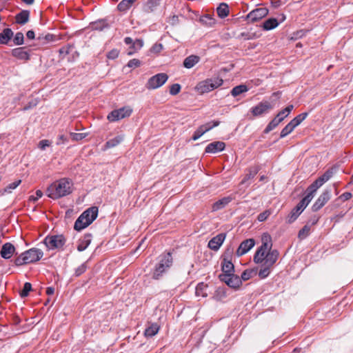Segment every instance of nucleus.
I'll list each match as a JSON object with an SVG mask.
<instances>
[{
	"label": "nucleus",
	"mask_w": 353,
	"mask_h": 353,
	"mask_svg": "<svg viewBox=\"0 0 353 353\" xmlns=\"http://www.w3.org/2000/svg\"><path fill=\"white\" fill-rule=\"evenodd\" d=\"M72 182L67 178H62L53 182L46 190L48 197L57 199L72 193Z\"/></svg>",
	"instance_id": "obj_1"
},
{
	"label": "nucleus",
	"mask_w": 353,
	"mask_h": 353,
	"mask_svg": "<svg viewBox=\"0 0 353 353\" xmlns=\"http://www.w3.org/2000/svg\"><path fill=\"white\" fill-rule=\"evenodd\" d=\"M99 209L92 206L85 210L76 220L74 225L75 230L81 231L90 225L97 217Z\"/></svg>",
	"instance_id": "obj_2"
},
{
	"label": "nucleus",
	"mask_w": 353,
	"mask_h": 353,
	"mask_svg": "<svg viewBox=\"0 0 353 353\" xmlns=\"http://www.w3.org/2000/svg\"><path fill=\"white\" fill-rule=\"evenodd\" d=\"M173 263V259L170 252H166L159 256V262L156 264L153 272L152 278L155 280L160 279L164 273H165Z\"/></svg>",
	"instance_id": "obj_3"
},
{
	"label": "nucleus",
	"mask_w": 353,
	"mask_h": 353,
	"mask_svg": "<svg viewBox=\"0 0 353 353\" xmlns=\"http://www.w3.org/2000/svg\"><path fill=\"white\" fill-rule=\"evenodd\" d=\"M43 255V252L38 248H31L17 257L14 260V264L17 266L35 263L39 261Z\"/></svg>",
	"instance_id": "obj_4"
},
{
	"label": "nucleus",
	"mask_w": 353,
	"mask_h": 353,
	"mask_svg": "<svg viewBox=\"0 0 353 353\" xmlns=\"http://www.w3.org/2000/svg\"><path fill=\"white\" fill-rule=\"evenodd\" d=\"M272 243L271 242V237L270 235H265L262 239V244L257 249L254 256V262L256 263H263L266 258V254L268 251L272 248Z\"/></svg>",
	"instance_id": "obj_5"
},
{
	"label": "nucleus",
	"mask_w": 353,
	"mask_h": 353,
	"mask_svg": "<svg viewBox=\"0 0 353 353\" xmlns=\"http://www.w3.org/2000/svg\"><path fill=\"white\" fill-rule=\"evenodd\" d=\"M223 83V79L219 77L207 79L199 82L195 89L200 94H204L219 88Z\"/></svg>",
	"instance_id": "obj_6"
},
{
	"label": "nucleus",
	"mask_w": 353,
	"mask_h": 353,
	"mask_svg": "<svg viewBox=\"0 0 353 353\" xmlns=\"http://www.w3.org/2000/svg\"><path fill=\"white\" fill-rule=\"evenodd\" d=\"M43 243L49 250L60 249L64 245L65 239L63 235L47 236Z\"/></svg>",
	"instance_id": "obj_7"
},
{
	"label": "nucleus",
	"mask_w": 353,
	"mask_h": 353,
	"mask_svg": "<svg viewBox=\"0 0 353 353\" xmlns=\"http://www.w3.org/2000/svg\"><path fill=\"white\" fill-rule=\"evenodd\" d=\"M168 76L165 73H159L150 77L145 84L148 90H154L162 86L168 80Z\"/></svg>",
	"instance_id": "obj_8"
},
{
	"label": "nucleus",
	"mask_w": 353,
	"mask_h": 353,
	"mask_svg": "<svg viewBox=\"0 0 353 353\" xmlns=\"http://www.w3.org/2000/svg\"><path fill=\"white\" fill-rule=\"evenodd\" d=\"M132 112V110L130 108L123 107L119 109L112 110L108 114L107 119L110 122H114L130 117Z\"/></svg>",
	"instance_id": "obj_9"
},
{
	"label": "nucleus",
	"mask_w": 353,
	"mask_h": 353,
	"mask_svg": "<svg viewBox=\"0 0 353 353\" xmlns=\"http://www.w3.org/2000/svg\"><path fill=\"white\" fill-rule=\"evenodd\" d=\"M219 279L221 281L224 282L229 287L237 289L239 288L241 284L242 281L239 276L237 275L233 274H220Z\"/></svg>",
	"instance_id": "obj_10"
},
{
	"label": "nucleus",
	"mask_w": 353,
	"mask_h": 353,
	"mask_svg": "<svg viewBox=\"0 0 353 353\" xmlns=\"http://www.w3.org/2000/svg\"><path fill=\"white\" fill-rule=\"evenodd\" d=\"M220 122L219 121H212L200 125L194 132L192 139L193 141L199 139L205 132L210 131L213 128L218 126Z\"/></svg>",
	"instance_id": "obj_11"
},
{
	"label": "nucleus",
	"mask_w": 353,
	"mask_h": 353,
	"mask_svg": "<svg viewBox=\"0 0 353 353\" xmlns=\"http://www.w3.org/2000/svg\"><path fill=\"white\" fill-rule=\"evenodd\" d=\"M331 190H325L323 193L318 197L315 203L313 204L312 209L314 212L319 211L322 208L330 199Z\"/></svg>",
	"instance_id": "obj_12"
},
{
	"label": "nucleus",
	"mask_w": 353,
	"mask_h": 353,
	"mask_svg": "<svg viewBox=\"0 0 353 353\" xmlns=\"http://www.w3.org/2000/svg\"><path fill=\"white\" fill-rule=\"evenodd\" d=\"M268 12V9L265 7L258 8L251 11L247 15L246 19L251 22H255L267 16Z\"/></svg>",
	"instance_id": "obj_13"
},
{
	"label": "nucleus",
	"mask_w": 353,
	"mask_h": 353,
	"mask_svg": "<svg viewBox=\"0 0 353 353\" xmlns=\"http://www.w3.org/2000/svg\"><path fill=\"white\" fill-rule=\"evenodd\" d=\"M272 106L268 101L260 102L257 105L251 108V112L254 117H259L271 110Z\"/></svg>",
	"instance_id": "obj_14"
},
{
	"label": "nucleus",
	"mask_w": 353,
	"mask_h": 353,
	"mask_svg": "<svg viewBox=\"0 0 353 353\" xmlns=\"http://www.w3.org/2000/svg\"><path fill=\"white\" fill-rule=\"evenodd\" d=\"M254 244L255 241L253 239H248L243 241L236 250V255L239 256L244 255L254 246Z\"/></svg>",
	"instance_id": "obj_15"
},
{
	"label": "nucleus",
	"mask_w": 353,
	"mask_h": 353,
	"mask_svg": "<svg viewBox=\"0 0 353 353\" xmlns=\"http://www.w3.org/2000/svg\"><path fill=\"white\" fill-rule=\"evenodd\" d=\"M16 249L11 243H6L3 245L0 251L1 256L4 259H9L14 253Z\"/></svg>",
	"instance_id": "obj_16"
},
{
	"label": "nucleus",
	"mask_w": 353,
	"mask_h": 353,
	"mask_svg": "<svg viewBox=\"0 0 353 353\" xmlns=\"http://www.w3.org/2000/svg\"><path fill=\"white\" fill-rule=\"evenodd\" d=\"M225 238V234L221 233L216 235V236L213 237L211 240H210V241L208 242V247L212 250H218L220 246L223 243Z\"/></svg>",
	"instance_id": "obj_17"
},
{
	"label": "nucleus",
	"mask_w": 353,
	"mask_h": 353,
	"mask_svg": "<svg viewBox=\"0 0 353 353\" xmlns=\"http://www.w3.org/2000/svg\"><path fill=\"white\" fill-rule=\"evenodd\" d=\"M225 143L223 141H214L208 144L205 149V152L206 153H216L218 152H221L225 149Z\"/></svg>",
	"instance_id": "obj_18"
},
{
	"label": "nucleus",
	"mask_w": 353,
	"mask_h": 353,
	"mask_svg": "<svg viewBox=\"0 0 353 353\" xmlns=\"http://www.w3.org/2000/svg\"><path fill=\"white\" fill-rule=\"evenodd\" d=\"M279 256V252L277 250H272V248L268 251L266 254L265 260L264 261V265H269V267H272L273 265L276 262Z\"/></svg>",
	"instance_id": "obj_19"
},
{
	"label": "nucleus",
	"mask_w": 353,
	"mask_h": 353,
	"mask_svg": "<svg viewBox=\"0 0 353 353\" xmlns=\"http://www.w3.org/2000/svg\"><path fill=\"white\" fill-rule=\"evenodd\" d=\"M12 55L20 60L28 61L30 59L29 53L25 50V48L19 47L12 50Z\"/></svg>",
	"instance_id": "obj_20"
},
{
	"label": "nucleus",
	"mask_w": 353,
	"mask_h": 353,
	"mask_svg": "<svg viewBox=\"0 0 353 353\" xmlns=\"http://www.w3.org/2000/svg\"><path fill=\"white\" fill-rule=\"evenodd\" d=\"M233 200L231 196L223 197L213 203L212 211H217L225 208L229 203Z\"/></svg>",
	"instance_id": "obj_21"
},
{
	"label": "nucleus",
	"mask_w": 353,
	"mask_h": 353,
	"mask_svg": "<svg viewBox=\"0 0 353 353\" xmlns=\"http://www.w3.org/2000/svg\"><path fill=\"white\" fill-rule=\"evenodd\" d=\"M92 241V234H85L79 241V244L77 245V250L79 252H82L85 250L88 245L90 244Z\"/></svg>",
	"instance_id": "obj_22"
},
{
	"label": "nucleus",
	"mask_w": 353,
	"mask_h": 353,
	"mask_svg": "<svg viewBox=\"0 0 353 353\" xmlns=\"http://www.w3.org/2000/svg\"><path fill=\"white\" fill-rule=\"evenodd\" d=\"M124 140V135L120 134L106 141L104 145V150L114 148L119 145Z\"/></svg>",
	"instance_id": "obj_23"
},
{
	"label": "nucleus",
	"mask_w": 353,
	"mask_h": 353,
	"mask_svg": "<svg viewBox=\"0 0 353 353\" xmlns=\"http://www.w3.org/2000/svg\"><path fill=\"white\" fill-rule=\"evenodd\" d=\"M13 34V31L10 28H5L0 33V44H8Z\"/></svg>",
	"instance_id": "obj_24"
},
{
	"label": "nucleus",
	"mask_w": 353,
	"mask_h": 353,
	"mask_svg": "<svg viewBox=\"0 0 353 353\" xmlns=\"http://www.w3.org/2000/svg\"><path fill=\"white\" fill-rule=\"evenodd\" d=\"M200 57L196 55H190L186 57L183 61V66L188 69L192 68L199 63Z\"/></svg>",
	"instance_id": "obj_25"
},
{
	"label": "nucleus",
	"mask_w": 353,
	"mask_h": 353,
	"mask_svg": "<svg viewBox=\"0 0 353 353\" xmlns=\"http://www.w3.org/2000/svg\"><path fill=\"white\" fill-rule=\"evenodd\" d=\"M160 329V326L157 323H151L144 332L146 337H152L156 335Z\"/></svg>",
	"instance_id": "obj_26"
},
{
	"label": "nucleus",
	"mask_w": 353,
	"mask_h": 353,
	"mask_svg": "<svg viewBox=\"0 0 353 353\" xmlns=\"http://www.w3.org/2000/svg\"><path fill=\"white\" fill-rule=\"evenodd\" d=\"M30 12L28 10H22L16 15V22L19 24L23 25L29 20Z\"/></svg>",
	"instance_id": "obj_27"
},
{
	"label": "nucleus",
	"mask_w": 353,
	"mask_h": 353,
	"mask_svg": "<svg viewBox=\"0 0 353 353\" xmlns=\"http://www.w3.org/2000/svg\"><path fill=\"white\" fill-rule=\"evenodd\" d=\"M279 24L278 19L275 18H270L264 21L262 28L265 30H270L276 28Z\"/></svg>",
	"instance_id": "obj_28"
},
{
	"label": "nucleus",
	"mask_w": 353,
	"mask_h": 353,
	"mask_svg": "<svg viewBox=\"0 0 353 353\" xmlns=\"http://www.w3.org/2000/svg\"><path fill=\"white\" fill-rule=\"evenodd\" d=\"M222 274H233L234 272V266L230 261L223 260L222 264Z\"/></svg>",
	"instance_id": "obj_29"
},
{
	"label": "nucleus",
	"mask_w": 353,
	"mask_h": 353,
	"mask_svg": "<svg viewBox=\"0 0 353 353\" xmlns=\"http://www.w3.org/2000/svg\"><path fill=\"white\" fill-rule=\"evenodd\" d=\"M160 1L157 0H148L143 5V11L147 13L152 12L159 5Z\"/></svg>",
	"instance_id": "obj_30"
},
{
	"label": "nucleus",
	"mask_w": 353,
	"mask_h": 353,
	"mask_svg": "<svg viewBox=\"0 0 353 353\" xmlns=\"http://www.w3.org/2000/svg\"><path fill=\"white\" fill-rule=\"evenodd\" d=\"M55 38H56L55 35H54L52 34L48 33L45 35H43V34L39 35L38 37L37 38V40L39 41V43H40L41 45H46L51 41H54Z\"/></svg>",
	"instance_id": "obj_31"
},
{
	"label": "nucleus",
	"mask_w": 353,
	"mask_h": 353,
	"mask_svg": "<svg viewBox=\"0 0 353 353\" xmlns=\"http://www.w3.org/2000/svg\"><path fill=\"white\" fill-rule=\"evenodd\" d=\"M208 285L203 283H199L196 287L195 294L197 296L206 297L208 296Z\"/></svg>",
	"instance_id": "obj_32"
},
{
	"label": "nucleus",
	"mask_w": 353,
	"mask_h": 353,
	"mask_svg": "<svg viewBox=\"0 0 353 353\" xmlns=\"http://www.w3.org/2000/svg\"><path fill=\"white\" fill-rule=\"evenodd\" d=\"M301 213L302 212L300 210L296 207L294 208L287 216L286 222L290 224L292 223L297 219Z\"/></svg>",
	"instance_id": "obj_33"
},
{
	"label": "nucleus",
	"mask_w": 353,
	"mask_h": 353,
	"mask_svg": "<svg viewBox=\"0 0 353 353\" xmlns=\"http://www.w3.org/2000/svg\"><path fill=\"white\" fill-rule=\"evenodd\" d=\"M137 0H122L118 5L117 9L120 12H125L130 8Z\"/></svg>",
	"instance_id": "obj_34"
},
{
	"label": "nucleus",
	"mask_w": 353,
	"mask_h": 353,
	"mask_svg": "<svg viewBox=\"0 0 353 353\" xmlns=\"http://www.w3.org/2000/svg\"><path fill=\"white\" fill-rule=\"evenodd\" d=\"M216 12L219 17L225 18L229 14V7L225 3H221L216 8Z\"/></svg>",
	"instance_id": "obj_35"
},
{
	"label": "nucleus",
	"mask_w": 353,
	"mask_h": 353,
	"mask_svg": "<svg viewBox=\"0 0 353 353\" xmlns=\"http://www.w3.org/2000/svg\"><path fill=\"white\" fill-rule=\"evenodd\" d=\"M143 46V41L141 39H136L133 41L132 45L130 47L128 52V55L133 54L135 52L140 50Z\"/></svg>",
	"instance_id": "obj_36"
},
{
	"label": "nucleus",
	"mask_w": 353,
	"mask_h": 353,
	"mask_svg": "<svg viewBox=\"0 0 353 353\" xmlns=\"http://www.w3.org/2000/svg\"><path fill=\"white\" fill-rule=\"evenodd\" d=\"M311 231V225H310V223H307L302 229H301L298 233V238L300 240H303L305 238H307Z\"/></svg>",
	"instance_id": "obj_37"
},
{
	"label": "nucleus",
	"mask_w": 353,
	"mask_h": 353,
	"mask_svg": "<svg viewBox=\"0 0 353 353\" xmlns=\"http://www.w3.org/2000/svg\"><path fill=\"white\" fill-rule=\"evenodd\" d=\"M248 90V88L247 85H239L235 86L234 88H233L232 89L231 94L235 97L242 93L246 92Z\"/></svg>",
	"instance_id": "obj_38"
},
{
	"label": "nucleus",
	"mask_w": 353,
	"mask_h": 353,
	"mask_svg": "<svg viewBox=\"0 0 353 353\" xmlns=\"http://www.w3.org/2000/svg\"><path fill=\"white\" fill-rule=\"evenodd\" d=\"M307 117V113L304 112L297 115L292 120L290 121V123L295 128L298 126L303 120Z\"/></svg>",
	"instance_id": "obj_39"
},
{
	"label": "nucleus",
	"mask_w": 353,
	"mask_h": 353,
	"mask_svg": "<svg viewBox=\"0 0 353 353\" xmlns=\"http://www.w3.org/2000/svg\"><path fill=\"white\" fill-rule=\"evenodd\" d=\"M257 274V270L255 269H248L245 270L243 273L241 274V277L240 278L243 281H248L250 278L253 277Z\"/></svg>",
	"instance_id": "obj_40"
},
{
	"label": "nucleus",
	"mask_w": 353,
	"mask_h": 353,
	"mask_svg": "<svg viewBox=\"0 0 353 353\" xmlns=\"http://www.w3.org/2000/svg\"><path fill=\"white\" fill-rule=\"evenodd\" d=\"M281 119H279L276 116L268 123L267 127L265 128L264 132L268 133L272 130H274L280 123Z\"/></svg>",
	"instance_id": "obj_41"
},
{
	"label": "nucleus",
	"mask_w": 353,
	"mask_h": 353,
	"mask_svg": "<svg viewBox=\"0 0 353 353\" xmlns=\"http://www.w3.org/2000/svg\"><path fill=\"white\" fill-rule=\"evenodd\" d=\"M293 108H294L293 105H289L285 109L280 111L276 114V117L279 119H281V121H283V119L291 112V111L293 110Z\"/></svg>",
	"instance_id": "obj_42"
},
{
	"label": "nucleus",
	"mask_w": 353,
	"mask_h": 353,
	"mask_svg": "<svg viewBox=\"0 0 353 353\" xmlns=\"http://www.w3.org/2000/svg\"><path fill=\"white\" fill-rule=\"evenodd\" d=\"M199 21L201 23L209 26H212L215 23V20L209 14L201 17Z\"/></svg>",
	"instance_id": "obj_43"
},
{
	"label": "nucleus",
	"mask_w": 353,
	"mask_h": 353,
	"mask_svg": "<svg viewBox=\"0 0 353 353\" xmlns=\"http://www.w3.org/2000/svg\"><path fill=\"white\" fill-rule=\"evenodd\" d=\"M294 130V128L288 123L285 128H283V130L281 132L280 134V138H284L289 134H290L293 130Z\"/></svg>",
	"instance_id": "obj_44"
},
{
	"label": "nucleus",
	"mask_w": 353,
	"mask_h": 353,
	"mask_svg": "<svg viewBox=\"0 0 353 353\" xmlns=\"http://www.w3.org/2000/svg\"><path fill=\"white\" fill-rule=\"evenodd\" d=\"M272 267H269V265H264L263 267L259 270L258 274L261 279L266 278L270 273V268Z\"/></svg>",
	"instance_id": "obj_45"
},
{
	"label": "nucleus",
	"mask_w": 353,
	"mask_h": 353,
	"mask_svg": "<svg viewBox=\"0 0 353 353\" xmlns=\"http://www.w3.org/2000/svg\"><path fill=\"white\" fill-rule=\"evenodd\" d=\"M21 183V180H17L15 181L10 184H8L5 188H4V192L10 193L12 190H14L17 188Z\"/></svg>",
	"instance_id": "obj_46"
},
{
	"label": "nucleus",
	"mask_w": 353,
	"mask_h": 353,
	"mask_svg": "<svg viewBox=\"0 0 353 353\" xmlns=\"http://www.w3.org/2000/svg\"><path fill=\"white\" fill-rule=\"evenodd\" d=\"M13 41L15 45L21 46L23 43L24 41V36L23 34L21 32H18L14 35Z\"/></svg>",
	"instance_id": "obj_47"
},
{
	"label": "nucleus",
	"mask_w": 353,
	"mask_h": 353,
	"mask_svg": "<svg viewBox=\"0 0 353 353\" xmlns=\"http://www.w3.org/2000/svg\"><path fill=\"white\" fill-rule=\"evenodd\" d=\"M333 174V172L331 170H327L322 176L318 178L320 182H322L323 184L327 182Z\"/></svg>",
	"instance_id": "obj_48"
},
{
	"label": "nucleus",
	"mask_w": 353,
	"mask_h": 353,
	"mask_svg": "<svg viewBox=\"0 0 353 353\" xmlns=\"http://www.w3.org/2000/svg\"><path fill=\"white\" fill-rule=\"evenodd\" d=\"M32 290V285L31 283L26 282L24 285L23 290L20 292V296L23 298L28 295L29 292Z\"/></svg>",
	"instance_id": "obj_49"
},
{
	"label": "nucleus",
	"mask_w": 353,
	"mask_h": 353,
	"mask_svg": "<svg viewBox=\"0 0 353 353\" xmlns=\"http://www.w3.org/2000/svg\"><path fill=\"white\" fill-rule=\"evenodd\" d=\"M72 141H78L83 139L85 138L88 135L87 133H75V132H71L70 134Z\"/></svg>",
	"instance_id": "obj_50"
},
{
	"label": "nucleus",
	"mask_w": 353,
	"mask_h": 353,
	"mask_svg": "<svg viewBox=\"0 0 353 353\" xmlns=\"http://www.w3.org/2000/svg\"><path fill=\"white\" fill-rule=\"evenodd\" d=\"M108 27V24L103 21H100L99 22H94L92 24V28L94 30H103L105 28Z\"/></svg>",
	"instance_id": "obj_51"
},
{
	"label": "nucleus",
	"mask_w": 353,
	"mask_h": 353,
	"mask_svg": "<svg viewBox=\"0 0 353 353\" xmlns=\"http://www.w3.org/2000/svg\"><path fill=\"white\" fill-rule=\"evenodd\" d=\"M181 85L179 83L172 84L170 88V94L171 95L177 94L181 90Z\"/></svg>",
	"instance_id": "obj_52"
},
{
	"label": "nucleus",
	"mask_w": 353,
	"mask_h": 353,
	"mask_svg": "<svg viewBox=\"0 0 353 353\" xmlns=\"http://www.w3.org/2000/svg\"><path fill=\"white\" fill-rule=\"evenodd\" d=\"M224 297H225V293L224 292L223 289L220 288L215 292V294L213 296V298L216 301H219Z\"/></svg>",
	"instance_id": "obj_53"
},
{
	"label": "nucleus",
	"mask_w": 353,
	"mask_h": 353,
	"mask_svg": "<svg viewBox=\"0 0 353 353\" xmlns=\"http://www.w3.org/2000/svg\"><path fill=\"white\" fill-rule=\"evenodd\" d=\"M129 68H138L141 65V61L139 59H133L128 61V65Z\"/></svg>",
	"instance_id": "obj_54"
},
{
	"label": "nucleus",
	"mask_w": 353,
	"mask_h": 353,
	"mask_svg": "<svg viewBox=\"0 0 353 353\" xmlns=\"http://www.w3.org/2000/svg\"><path fill=\"white\" fill-rule=\"evenodd\" d=\"M71 48H72L71 46H64L59 49V52L60 55H63V58L65 55H67L70 53Z\"/></svg>",
	"instance_id": "obj_55"
},
{
	"label": "nucleus",
	"mask_w": 353,
	"mask_h": 353,
	"mask_svg": "<svg viewBox=\"0 0 353 353\" xmlns=\"http://www.w3.org/2000/svg\"><path fill=\"white\" fill-rule=\"evenodd\" d=\"M163 49V45L161 43H155L151 48L150 51L153 53H159Z\"/></svg>",
	"instance_id": "obj_56"
},
{
	"label": "nucleus",
	"mask_w": 353,
	"mask_h": 353,
	"mask_svg": "<svg viewBox=\"0 0 353 353\" xmlns=\"http://www.w3.org/2000/svg\"><path fill=\"white\" fill-rule=\"evenodd\" d=\"M119 52L117 49H113L108 53L107 57L110 59H114L118 57Z\"/></svg>",
	"instance_id": "obj_57"
},
{
	"label": "nucleus",
	"mask_w": 353,
	"mask_h": 353,
	"mask_svg": "<svg viewBox=\"0 0 353 353\" xmlns=\"http://www.w3.org/2000/svg\"><path fill=\"white\" fill-rule=\"evenodd\" d=\"M86 269H87L86 265L85 263L81 264L79 267H78L76 269V271H75L76 275L77 276H80L86 270Z\"/></svg>",
	"instance_id": "obj_58"
},
{
	"label": "nucleus",
	"mask_w": 353,
	"mask_h": 353,
	"mask_svg": "<svg viewBox=\"0 0 353 353\" xmlns=\"http://www.w3.org/2000/svg\"><path fill=\"white\" fill-rule=\"evenodd\" d=\"M308 203L305 202V201L302 199L299 203L296 205V208L300 210L301 212H303L305 208L307 206Z\"/></svg>",
	"instance_id": "obj_59"
},
{
	"label": "nucleus",
	"mask_w": 353,
	"mask_h": 353,
	"mask_svg": "<svg viewBox=\"0 0 353 353\" xmlns=\"http://www.w3.org/2000/svg\"><path fill=\"white\" fill-rule=\"evenodd\" d=\"M270 213L268 211H265L262 213H260L258 216V220L259 221H264L268 219V217L270 216Z\"/></svg>",
	"instance_id": "obj_60"
},
{
	"label": "nucleus",
	"mask_w": 353,
	"mask_h": 353,
	"mask_svg": "<svg viewBox=\"0 0 353 353\" xmlns=\"http://www.w3.org/2000/svg\"><path fill=\"white\" fill-rule=\"evenodd\" d=\"M50 145V143L48 140L44 139L41 140L39 143V148L41 150H45L46 147H48Z\"/></svg>",
	"instance_id": "obj_61"
},
{
	"label": "nucleus",
	"mask_w": 353,
	"mask_h": 353,
	"mask_svg": "<svg viewBox=\"0 0 353 353\" xmlns=\"http://www.w3.org/2000/svg\"><path fill=\"white\" fill-rule=\"evenodd\" d=\"M240 37L243 38V39L245 40H250L254 38V34L249 32H242L241 33Z\"/></svg>",
	"instance_id": "obj_62"
},
{
	"label": "nucleus",
	"mask_w": 353,
	"mask_h": 353,
	"mask_svg": "<svg viewBox=\"0 0 353 353\" xmlns=\"http://www.w3.org/2000/svg\"><path fill=\"white\" fill-rule=\"evenodd\" d=\"M37 103L38 102H37V99L30 101L28 103V104H27L26 106H24V108H23V110L26 111V110H28L33 107H35L37 105Z\"/></svg>",
	"instance_id": "obj_63"
},
{
	"label": "nucleus",
	"mask_w": 353,
	"mask_h": 353,
	"mask_svg": "<svg viewBox=\"0 0 353 353\" xmlns=\"http://www.w3.org/2000/svg\"><path fill=\"white\" fill-rule=\"evenodd\" d=\"M306 195L303 199L305 201V202H307V203L309 204L312 199L314 198V194L310 192H306Z\"/></svg>",
	"instance_id": "obj_64"
}]
</instances>
